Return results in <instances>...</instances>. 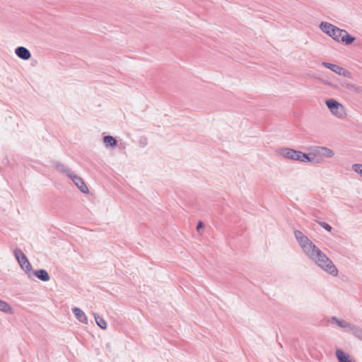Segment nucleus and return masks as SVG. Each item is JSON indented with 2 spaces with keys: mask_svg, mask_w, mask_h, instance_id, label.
Masks as SVG:
<instances>
[{
  "mask_svg": "<svg viewBox=\"0 0 362 362\" xmlns=\"http://www.w3.org/2000/svg\"><path fill=\"white\" fill-rule=\"evenodd\" d=\"M15 54L21 59L28 60L31 57L30 52L25 47H18Z\"/></svg>",
  "mask_w": 362,
  "mask_h": 362,
  "instance_id": "10",
  "label": "nucleus"
},
{
  "mask_svg": "<svg viewBox=\"0 0 362 362\" xmlns=\"http://www.w3.org/2000/svg\"><path fill=\"white\" fill-rule=\"evenodd\" d=\"M319 27L323 33H326L329 37H331V35H332V33L334 31V29L337 28V26L328 22H322Z\"/></svg>",
  "mask_w": 362,
  "mask_h": 362,
  "instance_id": "12",
  "label": "nucleus"
},
{
  "mask_svg": "<svg viewBox=\"0 0 362 362\" xmlns=\"http://www.w3.org/2000/svg\"><path fill=\"white\" fill-rule=\"evenodd\" d=\"M72 311H73V313L74 314L75 317L79 322L84 323V324L88 323L87 317H86L85 313L81 309H80L78 308H73Z\"/></svg>",
  "mask_w": 362,
  "mask_h": 362,
  "instance_id": "14",
  "label": "nucleus"
},
{
  "mask_svg": "<svg viewBox=\"0 0 362 362\" xmlns=\"http://www.w3.org/2000/svg\"><path fill=\"white\" fill-rule=\"evenodd\" d=\"M319 225L327 231H331V230H332L331 226H329L328 223H327L325 222L320 221V222H319Z\"/></svg>",
  "mask_w": 362,
  "mask_h": 362,
  "instance_id": "23",
  "label": "nucleus"
},
{
  "mask_svg": "<svg viewBox=\"0 0 362 362\" xmlns=\"http://www.w3.org/2000/svg\"><path fill=\"white\" fill-rule=\"evenodd\" d=\"M344 87H345L347 90L354 92L356 90V85L350 83H344L342 84Z\"/></svg>",
  "mask_w": 362,
  "mask_h": 362,
  "instance_id": "21",
  "label": "nucleus"
},
{
  "mask_svg": "<svg viewBox=\"0 0 362 362\" xmlns=\"http://www.w3.org/2000/svg\"><path fill=\"white\" fill-rule=\"evenodd\" d=\"M328 322L335 323L338 327L351 332L356 338L362 341V329L360 327L334 316L329 318Z\"/></svg>",
  "mask_w": 362,
  "mask_h": 362,
  "instance_id": "2",
  "label": "nucleus"
},
{
  "mask_svg": "<svg viewBox=\"0 0 362 362\" xmlns=\"http://www.w3.org/2000/svg\"><path fill=\"white\" fill-rule=\"evenodd\" d=\"M94 318L96 324L103 329H105L107 328V322L105 320L98 314L94 313Z\"/></svg>",
  "mask_w": 362,
  "mask_h": 362,
  "instance_id": "18",
  "label": "nucleus"
},
{
  "mask_svg": "<svg viewBox=\"0 0 362 362\" xmlns=\"http://www.w3.org/2000/svg\"><path fill=\"white\" fill-rule=\"evenodd\" d=\"M298 243L304 253L318 267L333 276L338 275V269L333 262L306 235Z\"/></svg>",
  "mask_w": 362,
  "mask_h": 362,
  "instance_id": "1",
  "label": "nucleus"
},
{
  "mask_svg": "<svg viewBox=\"0 0 362 362\" xmlns=\"http://www.w3.org/2000/svg\"><path fill=\"white\" fill-rule=\"evenodd\" d=\"M336 357L339 362H355L351 359V356L341 349L336 350Z\"/></svg>",
  "mask_w": 362,
  "mask_h": 362,
  "instance_id": "13",
  "label": "nucleus"
},
{
  "mask_svg": "<svg viewBox=\"0 0 362 362\" xmlns=\"http://www.w3.org/2000/svg\"><path fill=\"white\" fill-rule=\"evenodd\" d=\"M56 166H57V168L58 170H59L62 173L65 174L69 178L70 177V176L74 173L73 171H71V170H70L69 168H66L63 164L57 163Z\"/></svg>",
  "mask_w": 362,
  "mask_h": 362,
  "instance_id": "17",
  "label": "nucleus"
},
{
  "mask_svg": "<svg viewBox=\"0 0 362 362\" xmlns=\"http://www.w3.org/2000/svg\"><path fill=\"white\" fill-rule=\"evenodd\" d=\"M73 182L77 186V187L83 193L88 194L89 192L88 188L82 180L81 177L75 175L74 173L69 177Z\"/></svg>",
  "mask_w": 362,
  "mask_h": 362,
  "instance_id": "7",
  "label": "nucleus"
},
{
  "mask_svg": "<svg viewBox=\"0 0 362 362\" xmlns=\"http://www.w3.org/2000/svg\"><path fill=\"white\" fill-rule=\"evenodd\" d=\"M18 250H21V249H18V248H16V249H15V250H14V255H15V257H16V258L17 259V260H18V258H20V257H21V256L20 254H18V253L17 254V251H18Z\"/></svg>",
  "mask_w": 362,
  "mask_h": 362,
  "instance_id": "26",
  "label": "nucleus"
},
{
  "mask_svg": "<svg viewBox=\"0 0 362 362\" xmlns=\"http://www.w3.org/2000/svg\"><path fill=\"white\" fill-rule=\"evenodd\" d=\"M325 104L330 112L338 118H343L346 115L344 107L334 99H327Z\"/></svg>",
  "mask_w": 362,
  "mask_h": 362,
  "instance_id": "4",
  "label": "nucleus"
},
{
  "mask_svg": "<svg viewBox=\"0 0 362 362\" xmlns=\"http://www.w3.org/2000/svg\"><path fill=\"white\" fill-rule=\"evenodd\" d=\"M294 235L297 242L300 241L304 236H305L300 230H296L294 231Z\"/></svg>",
  "mask_w": 362,
  "mask_h": 362,
  "instance_id": "20",
  "label": "nucleus"
},
{
  "mask_svg": "<svg viewBox=\"0 0 362 362\" xmlns=\"http://www.w3.org/2000/svg\"><path fill=\"white\" fill-rule=\"evenodd\" d=\"M317 156H321L326 158H332L334 156V152L327 147L318 146L315 148Z\"/></svg>",
  "mask_w": 362,
  "mask_h": 362,
  "instance_id": "11",
  "label": "nucleus"
},
{
  "mask_svg": "<svg viewBox=\"0 0 362 362\" xmlns=\"http://www.w3.org/2000/svg\"><path fill=\"white\" fill-rule=\"evenodd\" d=\"M334 30L331 37L337 42H343L345 45H351L356 40L354 37L349 35L345 30L337 27Z\"/></svg>",
  "mask_w": 362,
  "mask_h": 362,
  "instance_id": "3",
  "label": "nucleus"
},
{
  "mask_svg": "<svg viewBox=\"0 0 362 362\" xmlns=\"http://www.w3.org/2000/svg\"><path fill=\"white\" fill-rule=\"evenodd\" d=\"M316 152L315 153H302L300 162H309V163H321L322 162V160L317 158L316 159Z\"/></svg>",
  "mask_w": 362,
  "mask_h": 362,
  "instance_id": "9",
  "label": "nucleus"
},
{
  "mask_svg": "<svg viewBox=\"0 0 362 362\" xmlns=\"http://www.w3.org/2000/svg\"><path fill=\"white\" fill-rule=\"evenodd\" d=\"M352 168L356 173L360 174L362 177V164H354Z\"/></svg>",
  "mask_w": 362,
  "mask_h": 362,
  "instance_id": "22",
  "label": "nucleus"
},
{
  "mask_svg": "<svg viewBox=\"0 0 362 362\" xmlns=\"http://www.w3.org/2000/svg\"><path fill=\"white\" fill-rule=\"evenodd\" d=\"M322 65L323 66L332 70L333 72L337 74L339 76H343L347 77V78L351 77V73L340 66H338L337 64H330L328 62H322Z\"/></svg>",
  "mask_w": 362,
  "mask_h": 362,
  "instance_id": "6",
  "label": "nucleus"
},
{
  "mask_svg": "<svg viewBox=\"0 0 362 362\" xmlns=\"http://www.w3.org/2000/svg\"><path fill=\"white\" fill-rule=\"evenodd\" d=\"M37 278L43 281H47L49 279V275L45 269H39L35 272Z\"/></svg>",
  "mask_w": 362,
  "mask_h": 362,
  "instance_id": "15",
  "label": "nucleus"
},
{
  "mask_svg": "<svg viewBox=\"0 0 362 362\" xmlns=\"http://www.w3.org/2000/svg\"><path fill=\"white\" fill-rule=\"evenodd\" d=\"M11 310V307L6 302L0 300V311L9 313Z\"/></svg>",
  "mask_w": 362,
  "mask_h": 362,
  "instance_id": "19",
  "label": "nucleus"
},
{
  "mask_svg": "<svg viewBox=\"0 0 362 362\" xmlns=\"http://www.w3.org/2000/svg\"><path fill=\"white\" fill-rule=\"evenodd\" d=\"M20 254L21 256L18 258V263L21 265V268L25 270L26 272L32 270V267L30 262H28L26 256L22 252V250H18L17 253Z\"/></svg>",
  "mask_w": 362,
  "mask_h": 362,
  "instance_id": "8",
  "label": "nucleus"
},
{
  "mask_svg": "<svg viewBox=\"0 0 362 362\" xmlns=\"http://www.w3.org/2000/svg\"><path fill=\"white\" fill-rule=\"evenodd\" d=\"M204 228V224L202 222L199 221L198 223H197V231H200L202 228Z\"/></svg>",
  "mask_w": 362,
  "mask_h": 362,
  "instance_id": "24",
  "label": "nucleus"
},
{
  "mask_svg": "<svg viewBox=\"0 0 362 362\" xmlns=\"http://www.w3.org/2000/svg\"><path fill=\"white\" fill-rule=\"evenodd\" d=\"M354 92L362 95V88L356 86V90Z\"/></svg>",
  "mask_w": 362,
  "mask_h": 362,
  "instance_id": "25",
  "label": "nucleus"
},
{
  "mask_svg": "<svg viewBox=\"0 0 362 362\" xmlns=\"http://www.w3.org/2000/svg\"><path fill=\"white\" fill-rule=\"evenodd\" d=\"M103 142L106 146L115 147L117 145V141L112 136H105Z\"/></svg>",
  "mask_w": 362,
  "mask_h": 362,
  "instance_id": "16",
  "label": "nucleus"
},
{
  "mask_svg": "<svg viewBox=\"0 0 362 362\" xmlns=\"http://www.w3.org/2000/svg\"><path fill=\"white\" fill-rule=\"evenodd\" d=\"M280 154L290 160L300 161L302 151H296L293 148H283L279 151Z\"/></svg>",
  "mask_w": 362,
  "mask_h": 362,
  "instance_id": "5",
  "label": "nucleus"
}]
</instances>
